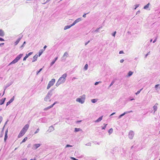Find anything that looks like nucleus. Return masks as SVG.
Returning <instances> with one entry per match:
<instances>
[{
    "mask_svg": "<svg viewBox=\"0 0 160 160\" xmlns=\"http://www.w3.org/2000/svg\"><path fill=\"white\" fill-rule=\"evenodd\" d=\"M53 90V89H52L48 91L46 96L44 98V100L45 101L47 102L49 101V102H51V100L50 99V98L52 94V91Z\"/></svg>",
    "mask_w": 160,
    "mask_h": 160,
    "instance_id": "f257e3e1",
    "label": "nucleus"
},
{
    "mask_svg": "<svg viewBox=\"0 0 160 160\" xmlns=\"http://www.w3.org/2000/svg\"><path fill=\"white\" fill-rule=\"evenodd\" d=\"M23 54H20L18 55L17 56V57L15 58V59H14L12 62H11L8 65H10L12 64H15L17 62L20 60V59L23 56Z\"/></svg>",
    "mask_w": 160,
    "mask_h": 160,
    "instance_id": "f03ea898",
    "label": "nucleus"
},
{
    "mask_svg": "<svg viewBox=\"0 0 160 160\" xmlns=\"http://www.w3.org/2000/svg\"><path fill=\"white\" fill-rule=\"evenodd\" d=\"M85 95L83 94L82 96H81L79 98H78L76 100V101L77 102H79L81 104L85 102Z\"/></svg>",
    "mask_w": 160,
    "mask_h": 160,
    "instance_id": "7ed1b4c3",
    "label": "nucleus"
},
{
    "mask_svg": "<svg viewBox=\"0 0 160 160\" xmlns=\"http://www.w3.org/2000/svg\"><path fill=\"white\" fill-rule=\"evenodd\" d=\"M55 81V79H52L51 81L49 82L48 85L47 87V89H49L54 84Z\"/></svg>",
    "mask_w": 160,
    "mask_h": 160,
    "instance_id": "20e7f679",
    "label": "nucleus"
},
{
    "mask_svg": "<svg viewBox=\"0 0 160 160\" xmlns=\"http://www.w3.org/2000/svg\"><path fill=\"white\" fill-rule=\"evenodd\" d=\"M29 127V125L28 124H27L25 125L21 130H22V132H24L25 133L28 129Z\"/></svg>",
    "mask_w": 160,
    "mask_h": 160,
    "instance_id": "39448f33",
    "label": "nucleus"
},
{
    "mask_svg": "<svg viewBox=\"0 0 160 160\" xmlns=\"http://www.w3.org/2000/svg\"><path fill=\"white\" fill-rule=\"evenodd\" d=\"M132 112V111H126V112H124L123 113H122V114H121L118 117V118L119 119V118H121L122 116H124L125 114H127V113H129L130 112Z\"/></svg>",
    "mask_w": 160,
    "mask_h": 160,
    "instance_id": "423d86ee",
    "label": "nucleus"
},
{
    "mask_svg": "<svg viewBox=\"0 0 160 160\" xmlns=\"http://www.w3.org/2000/svg\"><path fill=\"white\" fill-rule=\"evenodd\" d=\"M134 135V133L132 131H131L129 132L128 137L130 139H132Z\"/></svg>",
    "mask_w": 160,
    "mask_h": 160,
    "instance_id": "0eeeda50",
    "label": "nucleus"
},
{
    "mask_svg": "<svg viewBox=\"0 0 160 160\" xmlns=\"http://www.w3.org/2000/svg\"><path fill=\"white\" fill-rule=\"evenodd\" d=\"M41 145V144L39 143L35 144L33 145V148L34 150H36Z\"/></svg>",
    "mask_w": 160,
    "mask_h": 160,
    "instance_id": "6e6552de",
    "label": "nucleus"
},
{
    "mask_svg": "<svg viewBox=\"0 0 160 160\" xmlns=\"http://www.w3.org/2000/svg\"><path fill=\"white\" fill-rule=\"evenodd\" d=\"M32 52H31L29 53L28 54H26V56L23 58V60L25 61L27 58L30 55L32 54Z\"/></svg>",
    "mask_w": 160,
    "mask_h": 160,
    "instance_id": "1a4fd4ad",
    "label": "nucleus"
},
{
    "mask_svg": "<svg viewBox=\"0 0 160 160\" xmlns=\"http://www.w3.org/2000/svg\"><path fill=\"white\" fill-rule=\"evenodd\" d=\"M25 133L24 132H22V130H21L18 136V138H20L22 137L25 134Z\"/></svg>",
    "mask_w": 160,
    "mask_h": 160,
    "instance_id": "9d476101",
    "label": "nucleus"
},
{
    "mask_svg": "<svg viewBox=\"0 0 160 160\" xmlns=\"http://www.w3.org/2000/svg\"><path fill=\"white\" fill-rule=\"evenodd\" d=\"M54 130V128L52 126H51L49 127V128L48 130V131L49 132H51L52 131H53Z\"/></svg>",
    "mask_w": 160,
    "mask_h": 160,
    "instance_id": "9b49d317",
    "label": "nucleus"
},
{
    "mask_svg": "<svg viewBox=\"0 0 160 160\" xmlns=\"http://www.w3.org/2000/svg\"><path fill=\"white\" fill-rule=\"evenodd\" d=\"M6 99V98H4L0 100V105H2L4 103Z\"/></svg>",
    "mask_w": 160,
    "mask_h": 160,
    "instance_id": "f8f14e48",
    "label": "nucleus"
},
{
    "mask_svg": "<svg viewBox=\"0 0 160 160\" xmlns=\"http://www.w3.org/2000/svg\"><path fill=\"white\" fill-rule=\"evenodd\" d=\"M22 37V36L21 37H20L17 40L14 42V45H16L18 44V43H19V42L20 40H21Z\"/></svg>",
    "mask_w": 160,
    "mask_h": 160,
    "instance_id": "ddd939ff",
    "label": "nucleus"
},
{
    "mask_svg": "<svg viewBox=\"0 0 160 160\" xmlns=\"http://www.w3.org/2000/svg\"><path fill=\"white\" fill-rule=\"evenodd\" d=\"M103 116H102L99 117L97 120L95 121V122H100L102 119Z\"/></svg>",
    "mask_w": 160,
    "mask_h": 160,
    "instance_id": "4468645a",
    "label": "nucleus"
},
{
    "mask_svg": "<svg viewBox=\"0 0 160 160\" xmlns=\"http://www.w3.org/2000/svg\"><path fill=\"white\" fill-rule=\"evenodd\" d=\"M5 35V33L2 29H0V36L2 37Z\"/></svg>",
    "mask_w": 160,
    "mask_h": 160,
    "instance_id": "2eb2a0df",
    "label": "nucleus"
},
{
    "mask_svg": "<svg viewBox=\"0 0 160 160\" xmlns=\"http://www.w3.org/2000/svg\"><path fill=\"white\" fill-rule=\"evenodd\" d=\"M158 105V103H156L153 107V109L154 110V113L156 111H157V106Z\"/></svg>",
    "mask_w": 160,
    "mask_h": 160,
    "instance_id": "dca6fc26",
    "label": "nucleus"
},
{
    "mask_svg": "<svg viewBox=\"0 0 160 160\" xmlns=\"http://www.w3.org/2000/svg\"><path fill=\"white\" fill-rule=\"evenodd\" d=\"M58 81L61 82V83L64 82L65 81V79L62 78V77H60L58 80Z\"/></svg>",
    "mask_w": 160,
    "mask_h": 160,
    "instance_id": "f3484780",
    "label": "nucleus"
},
{
    "mask_svg": "<svg viewBox=\"0 0 160 160\" xmlns=\"http://www.w3.org/2000/svg\"><path fill=\"white\" fill-rule=\"evenodd\" d=\"M38 57V55L37 54H36L33 57V60H32V62H33L37 60V59Z\"/></svg>",
    "mask_w": 160,
    "mask_h": 160,
    "instance_id": "a211bd4d",
    "label": "nucleus"
},
{
    "mask_svg": "<svg viewBox=\"0 0 160 160\" xmlns=\"http://www.w3.org/2000/svg\"><path fill=\"white\" fill-rule=\"evenodd\" d=\"M133 73V72H132L131 71H130L128 72L127 75V77H130L132 75Z\"/></svg>",
    "mask_w": 160,
    "mask_h": 160,
    "instance_id": "6ab92c4d",
    "label": "nucleus"
},
{
    "mask_svg": "<svg viewBox=\"0 0 160 160\" xmlns=\"http://www.w3.org/2000/svg\"><path fill=\"white\" fill-rule=\"evenodd\" d=\"M44 51V49H40V50L39 52V55H38L39 57H40L42 54L43 52Z\"/></svg>",
    "mask_w": 160,
    "mask_h": 160,
    "instance_id": "aec40b11",
    "label": "nucleus"
},
{
    "mask_svg": "<svg viewBox=\"0 0 160 160\" xmlns=\"http://www.w3.org/2000/svg\"><path fill=\"white\" fill-rule=\"evenodd\" d=\"M81 20H82V18H78L77 19H76L74 21L77 23L81 21Z\"/></svg>",
    "mask_w": 160,
    "mask_h": 160,
    "instance_id": "412c9836",
    "label": "nucleus"
},
{
    "mask_svg": "<svg viewBox=\"0 0 160 160\" xmlns=\"http://www.w3.org/2000/svg\"><path fill=\"white\" fill-rule=\"evenodd\" d=\"M52 105H51L49 107H48L47 108H45L44 109V110L45 111H47V110H48L52 108Z\"/></svg>",
    "mask_w": 160,
    "mask_h": 160,
    "instance_id": "4be33fe9",
    "label": "nucleus"
},
{
    "mask_svg": "<svg viewBox=\"0 0 160 160\" xmlns=\"http://www.w3.org/2000/svg\"><path fill=\"white\" fill-rule=\"evenodd\" d=\"M150 3H148L147 5L144 7L143 8L145 9H147L149 7Z\"/></svg>",
    "mask_w": 160,
    "mask_h": 160,
    "instance_id": "5701e85b",
    "label": "nucleus"
},
{
    "mask_svg": "<svg viewBox=\"0 0 160 160\" xmlns=\"http://www.w3.org/2000/svg\"><path fill=\"white\" fill-rule=\"evenodd\" d=\"M71 27H70V25H67V26H65L64 28V30H66L67 29H69V28H70Z\"/></svg>",
    "mask_w": 160,
    "mask_h": 160,
    "instance_id": "b1692460",
    "label": "nucleus"
},
{
    "mask_svg": "<svg viewBox=\"0 0 160 160\" xmlns=\"http://www.w3.org/2000/svg\"><path fill=\"white\" fill-rule=\"evenodd\" d=\"M81 130H82V129L81 128H75L74 132H77L80 131Z\"/></svg>",
    "mask_w": 160,
    "mask_h": 160,
    "instance_id": "393cba45",
    "label": "nucleus"
},
{
    "mask_svg": "<svg viewBox=\"0 0 160 160\" xmlns=\"http://www.w3.org/2000/svg\"><path fill=\"white\" fill-rule=\"evenodd\" d=\"M102 28V26H101L100 27H99V28H98L95 31V32H99V29H101Z\"/></svg>",
    "mask_w": 160,
    "mask_h": 160,
    "instance_id": "a878e982",
    "label": "nucleus"
},
{
    "mask_svg": "<svg viewBox=\"0 0 160 160\" xmlns=\"http://www.w3.org/2000/svg\"><path fill=\"white\" fill-rule=\"evenodd\" d=\"M97 101V99H93L91 100V102L93 103H95Z\"/></svg>",
    "mask_w": 160,
    "mask_h": 160,
    "instance_id": "bb28decb",
    "label": "nucleus"
},
{
    "mask_svg": "<svg viewBox=\"0 0 160 160\" xmlns=\"http://www.w3.org/2000/svg\"><path fill=\"white\" fill-rule=\"evenodd\" d=\"M67 76V74L66 73H65L61 77H62V78H64V79H65V78Z\"/></svg>",
    "mask_w": 160,
    "mask_h": 160,
    "instance_id": "cd10ccee",
    "label": "nucleus"
},
{
    "mask_svg": "<svg viewBox=\"0 0 160 160\" xmlns=\"http://www.w3.org/2000/svg\"><path fill=\"white\" fill-rule=\"evenodd\" d=\"M113 132V129L112 128H110L109 129L108 131V132L109 134H111Z\"/></svg>",
    "mask_w": 160,
    "mask_h": 160,
    "instance_id": "c85d7f7f",
    "label": "nucleus"
},
{
    "mask_svg": "<svg viewBox=\"0 0 160 160\" xmlns=\"http://www.w3.org/2000/svg\"><path fill=\"white\" fill-rule=\"evenodd\" d=\"M88 64H86V65H85V66L84 68V69L85 71L87 70L88 69Z\"/></svg>",
    "mask_w": 160,
    "mask_h": 160,
    "instance_id": "c756f323",
    "label": "nucleus"
},
{
    "mask_svg": "<svg viewBox=\"0 0 160 160\" xmlns=\"http://www.w3.org/2000/svg\"><path fill=\"white\" fill-rule=\"evenodd\" d=\"M61 84V82H60V81H58L56 84V86L58 87Z\"/></svg>",
    "mask_w": 160,
    "mask_h": 160,
    "instance_id": "7c9ffc66",
    "label": "nucleus"
},
{
    "mask_svg": "<svg viewBox=\"0 0 160 160\" xmlns=\"http://www.w3.org/2000/svg\"><path fill=\"white\" fill-rule=\"evenodd\" d=\"M114 81H112V82L111 83V84H110V85H109V87H108V88L109 89L113 85V84H114Z\"/></svg>",
    "mask_w": 160,
    "mask_h": 160,
    "instance_id": "2f4dec72",
    "label": "nucleus"
},
{
    "mask_svg": "<svg viewBox=\"0 0 160 160\" xmlns=\"http://www.w3.org/2000/svg\"><path fill=\"white\" fill-rule=\"evenodd\" d=\"M26 42L25 41H24L23 44L20 47V48H21L22 49L24 47L25 44H26Z\"/></svg>",
    "mask_w": 160,
    "mask_h": 160,
    "instance_id": "473e14b6",
    "label": "nucleus"
},
{
    "mask_svg": "<svg viewBox=\"0 0 160 160\" xmlns=\"http://www.w3.org/2000/svg\"><path fill=\"white\" fill-rule=\"evenodd\" d=\"M68 53L67 52H65L63 55V57L66 56L67 57H68Z\"/></svg>",
    "mask_w": 160,
    "mask_h": 160,
    "instance_id": "72a5a7b5",
    "label": "nucleus"
},
{
    "mask_svg": "<svg viewBox=\"0 0 160 160\" xmlns=\"http://www.w3.org/2000/svg\"><path fill=\"white\" fill-rule=\"evenodd\" d=\"M55 62V60H53L50 63V66H52Z\"/></svg>",
    "mask_w": 160,
    "mask_h": 160,
    "instance_id": "f704fd0d",
    "label": "nucleus"
},
{
    "mask_svg": "<svg viewBox=\"0 0 160 160\" xmlns=\"http://www.w3.org/2000/svg\"><path fill=\"white\" fill-rule=\"evenodd\" d=\"M8 138V135L5 134L4 141L5 142Z\"/></svg>",
    "mask_w": 160,
    "mask_h": 160,
    "instance_id": "c9c22d12",
    "label": "nucleus"
},
{
    "mask_svg": "<svg viewBox=\"0 0 160 160\" xmlns=\"http://www.w3.org/2000/svg\"><path fill=\"white\" fill-rule=\"evenodd\" d=\"M8 138V135L5 134L4 141L5 142Z\"/></svg>",
    "mask_w": 160,
    "mask_h": 160,
    "instance_id": "e433bc0d",
    "label": "nucleus"
},
{
    "mask_svg": "<svg viewBox=\"0 0 160 160\" xmlns=\"http://www.w3.org/2000/svg\"><path fill=\"white\" fill-rule=\"evenodd\" d=\"M104 124L105 125L104 126L102 127V129H105V128H106V127L107 125H108L107 124Z\"/></svg>",
    "mask_w": 160,
    "mask_h": 160,
    "instance_id": "4c0bfd02",
    "label": "nucleus"
},
{
    "mask_svg": "<svg viewBox=\"0 0 160 160\" xmlns=\"http://www.w3.org/2000/svg\"><path fill=\"white\" fill-rule=\"evenodd\" d=\"M14 96H13L9 101L12 102L14 100Z\"/></svg>",
    "mask_w": 160,
    "mask_h": 160,
    "instance_id": "58836bf2",
    "label": "nucleus"
},
{
    "mask_svg": "<svg viewBox=\"0 0 160 160\" xmlns=\"http://www.w3.org/2000/svg\"><path fill=\"white\" fill-rule=\"evenodd\" d=\"M142 89H141L140 90L138 91H137V92L135 93V94L136 95H137L138 94H139L140 93V92L141 91V90H142Z\"/></svg>",
    "mask_w": 160,
    "mask_h": 160,
    "instance_id": "ea45409f",
    "label": "nucleus"
},
{
    "mask_svg": "<svg viewBox=\"0 0 160 160\" xmlns=\"http://www.w3.org/2000/svg\"><path fill=\"white\" fill-rule=\"evenodd\" d=\"M43 68L40 69L37 72L36 74L38 75V73L42 70Z\"/></svg>",
    "mask_w": 160,
    "mask_h": 160,
    "instance_id": "a19ab883",
    "label": "nucleus"
},
{
    "mask_svg": "<svg viewBox=\"0 0 160 160\" xmlns=\"http://www.w3.org/2000/svg\"><path fill=\"white\" fill-rule=\"evenodd\" d=\"M27 139H28L27 137H25L22 140V142H25L27 140Z\"/></svg>",
    "mask_w": 160,
    "mask_h": 160,
    "instance_id": "79ce46f5",
    "label": "nucleus"
},
{
    "mask_svg": "<svg viewBox=\"0 0 160 160\" xmlns=\"http://www.w3.org/2000/svg\"><path fill=\"white\" fill-rule=\"evenodd\" d=\"M72 147V145H70L69 144H67L65 148H68V147Z\"/></svg>",
    "mask_w": 160,
    "mask_h": 160,
    "instance_id": "37998d69",
    "label": "nucleus"
},
{
    "mask_svg": "<svg viewBox=\"0 0 160 160\" xmlns=\"http://www.w3.org/2000/svg\"><path fill=\"white\" fill-rule=\"evenodd\" d=\"M9 86V85H8V84H7L6 85V86L5 87V88L4 89V91H5L6 90V89H7V88H8Z\"/></svg>",
    "mask_w": 160,
    "mask_h": 160,
    "instance_id": "c03bdc74",
    "label": "nucleus"
},
{
    "mask_svg": "<svg viewBox=\"0 0 160 160\" xmlns=\"http://www.w3.org/2000/svg\"><path fill=\"white\" fill-rule=\"evenodd\" d=\"M76 23V22L75 21H74V22L72 24L70 25V27H71L74 25Z\"/></svg>",
    "mask_w": 160,
    "mask_h": 160,
    "instance_id": "a18cd8bd",
    "label": "nucleus"
},
{
    "mask_svg": "<svg viewBox=\"0 0 160 160\" xmlns=\"http://www.w3.org/2000/svg\"><path fill=\"white\" fill-rule=\"evenodd\" d=\"M76 23V22L75 21H74V22L72 24L70 25V27H71L74 25Z\"/></svg>",
    "mask_w": 160,
    "mask_h": 160,
    "instance_id": "49530a36",
    "label": "nucleus"
},
{
    "mask_svg": "<svg viewBox=\"0 0 160 160\" xmlns=\"http://www.w3.org/2000/svg\"><path fill=\"white\" fill-rule=\"evenodd\" d=\"M116 33V32L115 31L112 34V35L113 36L115 37Z\"/></svg>",
    "mask_w": 160,
    "mask_h": 160,
    "instance_id": "de8ad7c7",
    "label": "nucleus"
},
{
    "mask_svg": "<svg viewBox=\"0 0 160 160\" xmlns=\"http://www.w3.org/2000/svg\"><path fill=\"white\" fill-rule=\"evenodd\" d=\"M39 128H38L37 129L36 131L35 132L34 134H35L38 133L39 132Z\"/></svg>",
    "mask_w": 160,
    "mask_h": 160,
    "instance_id": "09e8293b",
    "label": "nucleus"
},
{
    "mask_svg": "<svg viewBox=\"0 0 160 160\" xmlns=\"http://www.w3.org/2000/svg\"><path fill=\"white\" fill-rule=\"evenodd\" d=\"M89 13V12H88V13H84L83 15H82V17H83V18H86V14H88V13Z\"/></svg>",
    "mask_w": 160,
    "mask_h": 160,
    "instance_id": "8fccbe9b",
    "label": "nucleus"
},
{
    "mask_svg": "<svg viewBox=\"0 0 160 160\" xmlns=\"http://www.w3.org/2000/svg\"><path fill=\"white\" fill-rule=\"evenodd\" d=\"M70 158L72 160H78V159L72 157H70Z\"/></svg>",
    "mask_w": 160,
    "mask_h": 160,
    "instance_id": "3c124183",
    "label": "nucleus"
},
{
    "mask_svg": "<svg viewBox=\"0 0 160 160\" xmlns=\"http://www.w3.org/2000/svg\"><path fill=\"white\" fill-rule=\"evenodd\" d=\"M86 146H91V143L90 142H88L85 145Z\"/></svg>",
    "mask_w": 160,
    "mask_h": 160,
    "instance_id": "603ef678",
    "label": "nucleus"
},
{
    "mask_svg": "<svg viewBox=\"0 0 160 160\" xmlns=\"http://www.w3.org/2000/svg\"><path fill=\"white\" fill-rule=\"evenodd\" d=\"M58 102L57 101L55 102L52 104L51 105L52 106V107H53L54 105H55L56 104L58 103Z\"/></svg>",
    "mask_w": 160,
    "mask_h": 160,
    "instance_id": "864d4df0",
    "label": "nucleus"
},
{
    "mask_svg": "<svg viewBox=\"0 0 160 160\" xmlns=\"http://www.w3.org/2000/svg\"><path fill=\"white\" fill-rule=\"evenodd\" d=\"M100 82H95L94 83V85H97L98 84H99V83H100Z\"/></svg>",
    "mask_w": 160,
    "mask_h": 160,
    "instance_id": "5fc2aeb1",
    "label": "nucleus"
},
{
    "mask_svg": "<svg viewBox=\"0 0 160 160\" xmlns=\"http://www.w3.org/2000/svg\"><path fill=\"white\" fill-rule=\"evenodd\" d=\"M5 40L2 38L0 37V41H4Z\"/></svg>",
    "mask_w": 160,
    "mask_h": 160,
    "instance_id": "6e6d98bb",
    "label": "nucleus"
},
{
    "mask_svg": "<svg viewBox=\"0 0 160 160\" xmlns=\"http://www.w3.org/2000/svg\"><path fill=\"white\" fill-rule=\"evenodd\" d=\"M90 42V40H89L87 42H86L85 43V46L87 45Z\"/></svg>",
    "mask_w": 160,
    "mask_h": 160,
    "instance_id": "4d7b16f0",
    "label": "nucleus"
},
{
    "mask_svg": "<svg viewBox=\"0 0 160 160\" xmlns=\"http://www.w3.org/2000/svg\"><path fill=\"white\" fill-rule=\"evenodd\" d=\"M8 129H7L5 131V134L8 135Z\"/></svg>",
    "mask_w": 160,
    "mask_h": 160,
    "instance_id": "13d9d810",
    "label": "nucleus"
},
{
    "mask_svg": "<svg viewBox=\"0 0 160 160\" xmlns=\"http://www.w3.org/2000/svg\"><path fill=\"white\" fill-rule=\"evenodd\" d=\"M159 85H160L159 84H157V85H155V88H157Z\"/></svg>",
    "mask_w": 160,
    "mask_h": 160,
    "instance_id": "bf43d9fd",
    "label": "nucleus"
},
{
    "mask_svg": "<svg viewBox=\"0 0 160 160\" xmlns=\"http://www.w3.org/2000/svg\"><path fill=\"white\" fill-rule=\"evenodd\" d=\"M123 53V51H120L119 52V53L120 54H122Z\"/></svg>",
    "mask_w": 160,
    "mask_h": 160,
    "instance_id": "052dcab7",
    "label": "nucleus"
},
{
    "mask_svg": "<svg viewBox=\"0 0 160 160\" xmlns=\"http://www.w3.org/2000/svg\"><path fill=\"white\" fill-rule=\"evenodd\" d=\"M41 119H42V122H44L43 121H42V120H45V119H46V118H41Z\"/></svg>",
    "mask_w": 160,
    "mask_h": 160,
    "instance_id": "680f3d73",
    "label": "nucleus"
},
{
    "mask_svg": "<svg viewBox=\"0 0 160 160\" xmlns=\"http://www.w3.org/2000/svg\"><path fill=\"white\" fill-rule=\"evenodd\" d=\"M47 46L46 45L44 46V47H43V49H44V51L46 49V48H47Z\"/></svg>",
    "mask_w": 160,
    "mask_h": 160,
    "instance_id": "e2e57ef3",
    "label": "nucleus"
},
{
    "mask_svg": "<svg viewBox=\"0 0 160 160\" xmlns=\"http://www.w3.org/2000/svg\"><path fill=\"white\" fill-rule=\"evenodd\" d=\"M157 38H156L154 40V41H153V43H155L156 41V40H157Z\"/></svg>",
    "mask_w": 160,
    "mask_h": 160,
    "instance_id": "0e129e2a",
    "label": "nucleus"
},
{
    "mask_svg": "<svg viewBox=\"0 0 160 160\" xmlns=\"http://www.w3.org/2000/svg\"><path fill=\"white\" fill-rule=\"evenodd\" d=\"M115 114V112H113L112 113L110 116V117H111V116L114 115V114Z\"/></svg>",
    "mask_w": 160,
    "mask_h": 160,
    "instance_id": "69168bd1",
    "label": "nucleus"
},
{
    "mask_svg": "<svg viewBox=\"0 0 160 160\" xmlns=\"http://www.w3.org/2000/svg\"><path fill=\"white\" fill-rule=\"evenodd\" d=\"M124 62V60L123 59H121L120 60V62L121 63H122Z\"/></svg>",
    "mask_w": 160,
    "mask_h": 160,
    "instance_id": "338daca9",
    "label": "nucleus"
},
{
    "mask_svg": "<svg viewBox=\"0 0 160 160\" xmlns=\"http://www.w3.org/2000/svg\"><path fill=\"white\" fill-rule=\"evenodd\" d=\"M58 58V57H56V58H55V59H54V60H55V61L56 62V61L57 60Z\"/></svg>",
    "mask_w": 160,
    "mask_h": 160,
    "instance_id": "774afa93",
    "label": "nucleus"
}]
</instances>
